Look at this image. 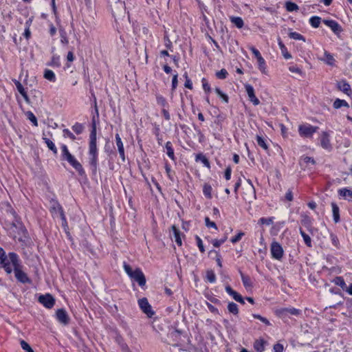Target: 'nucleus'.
I'll return each instance as SVG.
<instances>
[{
    "label": "nucleus",
    "mask_w": 352,
    "mask_h": 352,
    "mask_svg": "<svg viewBox=\"0 0 352 352\" xmlns=\"http://www.w3.org/2000/svg\"><path fill=\"white\" fill-rule=\"evenodd\" d=\"M21 346L26 352H34L29 344L24 340L21 341Z\"/></svg>",
    "instance_id": "4d7b16f0"
},
{
    "label": "nucleus",
    "mask_w": 352,
    "mask_h": 352,
    "mask_svg": "<svg viewBox=\"0 0 352 352\" xmlns=\"http://www.w3.org/2000/svg\"><path fill=\"white\" fill-rule=\"evenodd\" d=\"M44 78L50 82H54L56 81V76L53 71L50 69H45L44 72Z\"/></svg>",
    "instance_id": "bb28decb"
},
{
    "label": "nucleus",
    "mask_w": 352,
    "mask_h": 352,
    "mask_svg": "<svg viewBox=\"0 0 352 352\" xmlns=\"http://www.w3.org/2000/svg\"><path fill=\"white\" fill-rule=\"evenodd\" d=\"M62 151V159L64 160H67L68 158L72 156V155L69 153L66 145L63 144L61 146Z\"/></svg>",
    "instance_id": "473e14b6"
},
{
    "label": "nucleus",
    "mask_w": 352,
    "mask_h": 352,
    "mask_svg": "<svg viewBox=\"0 0 352 352\" xmlns=\"http://www.w3.org/2000/svg\"><path fill=\"white\" fill-rule=\"evenodd\" d=\"M47 65L53 67H59L60 66V56L54 55L52 58L51 62Z\"/></svg>",
    "instance_id": "7c9ffc66"
},
{
    "label": "nucleus",
    "mask_w": 352,
    "mask_h": 352,
    "mask_svg": "<svg viewBox=\"0 0 352 352\" xmlns=\"http://www.w3.org/2000/svg\"><path fill=\"white\" fill-rule=\"evenodd\" d=\"M245 87L250 99H252L256 96L254 94V89L252 85L248 84L245 85Z\"/></svg>",
    "instance_id": "79ce46f5"
},
{
    "label": "nucleus",
    "mask_w": 352,
    "mask_h": 352,
    "mask_svg": "<svg viewBox=\"0 0 352 352\" xmlns=\"http://www.w3.org/2000/svg\"><path fill=\"white\" fill-rule=\"evenodd\" d=\"M228 309L230 313L234 315H237L239 314L238 305L233 302L228 303Z\"/></svg>",
    "instance_id": "c756f323"
},
{
    "label": "nucleus",
    "mask_w": 352,
    "mask_h": 352,
    "mask_svg": "<svg viewBox=\"0 0 352 352\" xmlns=\"http://www.w3.org/2000/svg\"><path fill=\"white\" fill-rule=\"evenodd\" d=\"M56 319L59 322L64 325H67L69 322V317L67 311L64 309H59L56 313Z\"/></svg>",
    "instance_id": "9d476101"
},
{
    "label": "nucleus",
    "mask_w": 352,
    "mask_h": 352,
    "mask_svg": "<svg viewBox=\"0 0 352 352\" xmlns=\"http://www.w3.org/2000/svg\"><path fill=\"white\" fill-rule=\"evenodd\" d=\"M321 21V19L319 16H312L309 19L311 25L314 28H318Z\"/></svg>",
    "instance_id": "4c0bfd02"
},
{
    "label": "nucleus",
    "mask_w": 352,
    "mask_h": 352,
    "mask_svg": "<svg viewBox=\"0 0 352 352\" xmlns=\"http://www.w3.org/2000/svg\"><path fill=\"white\" fill-rule=\"evenodd\" d=\"M6 256V252L4 250L0 247V267H6L8 269L6 264L4 263L5 256Z\"/></svg>",
    "instance_id": "a18cd8bd"
},
{
    "label": "nucleus",
    "mask_w": 352,
    "mask_h": 352,
    "mask_svg": "<svg viewBox=\"0 0 352 352\" xmlns=\"http://www.w3.org/2000/svg\"><path fill=\"white\" fill-rule=\"evenodd\" d=\"M271 254L274 258L280 260L283 255V250L278 242H273L271 245Z\"/></svg>",
    "instance_id": "6e6552de"
},
{
    "label": "nucleus",
    "mask_w": 352,
    "mask_h": 352,
    "mask_svg": "<svg viewBox=\"0 0 352 352\" xmlns=\"http://www.w3.org/2000/svg\"><path fill=\"white\" fill-rule=\"evenodd\" d=\"M338 88L348 96H350L351 94L350 85L344 80L338 82Z\"/></svg>",
    "instance_id": "f3484780"
},
{
    "label": "nucleus",
    "mask_w": 352,
    "mask_h": 352,
    "mask_svg": "<svg viewBox=\"0 0 352 352\" xmlns=\"http://www.w3.org/2000/svg\"><path fill=\"white\" fill-rule=\"evenodd\" d=\"M4 263L6 264L8 269L6 267H3L5 272L8 274H10L12 272V269L11 267L12 263L10 262V258H9V254L5 256V261Z\"/></svg>",
    "instance_id": "c9c22d12"
},
{
    "label": "nucleus",
    "mask_w": 352,
    "mask_h": 352,
    "mask_svg": "<svg viewBox=\"0 0 352 352\" xmlns=\"http://www.w3.org/2000/svg\"><path fill=\"white\" fill-rule=\"evenodd\" d=\"M330 238H331L332 244L334 246L338 247V244H339V241H338L337 236L336 234H334L333 233H331Z\"/></svg>",
    "instance_id": "69168bd1"
},
{
    "label": "nucleus",
    "mask_w": 352,
    "mask_h": 352,
    "mask_svg": "<svg viewBox=\"0 0 352 352\" xmlns=\"http://www.w3.org/2000/svg\"><path fill=\"white\" fill-rule=\"evenodd\" d=\"M62 151V159L64 160H67L68 158L72 156V155L69 153L66 145L63 144L61 146Z\"/></svg>",
    "instance_id": "2f4dec72"
},
{
    "label": "nucleus",
    "mask_w": 352,
    "mask_h": 352,
    "mask_svg": "<svg viewBox=\"0 0 352 352\" xmlns=\"http://www.w3.org/2000/svg\"><path fill=\"white\" fill-rule=\"evenodd\" d=\"M212 187L210 185L208 184H205L203 188V193L204 195L208 199L212 197Z\"/></svg>",
    "instance_id": "e433bc0d"
},
{
    "label": "nucleus",
    "mask_w": 352,
    "mask_h": 352,
    "mask_svg": "<svg viewBox=\"0 0 352 352\" xmlns=\"http://www.w3.org/2000/svg\"><path fill=\"white\" fill-rule=\"evenodd\" d=\"M72 129L73 131L76 133V134H80L82 131H83V129H84V126H82V124L78 123V122H76L73 126H72Z\"/></svg>",
    "instance_id": "8fccbe9b"
},
{
    "label": "nucleus",
    "mask_w": 352,
    "mask_h": 352,
    "mask_svg": "<svg viewBox=\"0 0 352 352\" xmlns=\"http://www.w3.org/2000/svg\"><path fill=\"white\" fill-rule=\"evenodd\" d=\"M274 314L285 322H287L290 316H300L301 314V310L294 307H283L276 309L274 310Z\"/></svg>",
    "instance_id": "20e7f679"
},
{
    "label": "nucleus",
    "mask_w": 352,
    "mask_h": 352,
    "mask_svg": "<svg viewBox=\"0 0 352 352\" xmlns=\"http://www.w3.org/2000/svg\"><path fill=\"white\" fill-rule=\"evenodd\" d=\"M226 292L230 295L236 302H239L241 304H245V301L243 298L240 295L238 292L232 289V288L230 285L226 286Z\"/></svg>",
    "instance_id": "4468645a"
},
{
    "label": "nucleus",
    "mask_w": 352,
    "mask_h": 352,
    "mask_svg": "<svg viewBox=\"0 0 352 352\" xmlns=\"http://www.w3.org/2000/svg\"><path fill=\"white\" fill-rule=\"evenodd\" d=\"M138 305L141 310L147 315L148 317L151 318L155 312L152 310L151 306L148 303L146 298H142L138 300Z\"/></svg>",
    "instance_id": "423d86ee"
},
{
    "label": "nucleus",
    "mask_w": 352,
    "mask_h": 352,
    "mask_svg": "<svg viewBox=\"0 0 352 352\" xmlns=\"http://www.w3.org/2000/svg\"><path fill=\"white\" fill-rule=\"evenodd\" d=\"M201 82H202V86H203L204 90L206 92H210L211 89H210V85L208 82L206 78H203Z\"/></svg>",
    "instance_id": "0e129e2a"
},
{
    "label": "nucleus",
    "mask_w": 352,
    "mask_h": 352,
    "mask_svg": "<svg viewBox=\"0 0 352 352\" xmlns=\"http://www.w3.org/2000/svg\"><path fill=\"white\" fill-rule=\"evenodd\" d=\"M96 124L93 123L92 130L89 136V164L93 173H96L98 168V149L96 146Z\"/></svg>",
    "instance_id": "f257e3e1"
},
{
    "label": "nucleus",
    "mask_w": 352,
    "mask_h": 352,
    "mask_svg": "<svg viewBox=\"0 0 352 352\" xmlns=\"http://www.w3.org/2000/svg\"><path fill=\"white\" fill-rule=\"evenodd\" d=\"M171 229L173 232V236H174L175 243L179 246H181L182 245V239H181V236H180L181 232H180L179 230L175 225L172 226Z\"/></svg>",
    "instance_id": "aec40b11"
},
{
    "label": "nucleus",
    "mask_w": 352,
    "mask_h": 352,
    "mask_svg": "<svg viewBox=\"0 0 352 352\" xmlns=\"http://www.w3.org/2000/svg\"><path fill=\"white\" fill-rule=\"evenodd\" d=\"M116 142L118 147V150L120 154V157L122 161H125V155H124V148L121 138L118 133L116 134Z\"/></svg>",
    "instance_id": "dca6fc26"
},
{
    "label": "nucleus",
    "mask_w": 352,
    "mask_h": 352,
    "mask_svg": "<svg viewBox=\"0 0 352 352\" xmlns=\"http://www.w3.org/2000/svg\"><path fill=\"white\" fill-rule=\"evenodd\" d=\"M301 223L306 227L307 229H310L311 226V221L309 217L307 215L302 216L301 219Z\"/></svg>",
    "instance_id": "58836bf2"
},
{
    "label": "nucleus",
    "mask_w": 352,
    "mask_h": 352,
    "mask_svg": "<svg viewBox=\"0 0 352 352\" xmlns=\"http://www.w3.org/2000/svg\"><path fill=\"white\" fill-rule=\"evenodd\" d=\"M228 75V72L225 69H221L220 71L216 73V76L219 79H225Z\"/></svg>",
    "instance_id": "5fc2aeb1"
},
{
    "label": "nucleus",
    "mask_w": 352,
    "mask_h": 352,
    "mask_svg": "<svg viewBox=\"0 0 352 352\" xmlns=\"http://www.w3.org/2000/svg\"><path fill=\"white\" fill-rule=\"evenodd\" d=\"M110 3H115L112 8V13L114 17L120 16L125 13L124 5L119 0H108Z\"/></svg>",
    "instance_id": "0eeeda50"
},
{
    "label": "nucleus",
    "mask_w": 352,
    "mask_h": 352,
    "mask_svg": "<svg viewBox=\"0 0 352 352\" xmlns=\"http://www.w3.org/2000/svg\"><path fill=\"white\" fill-rule=\"evenodd\" d=\"M67 161L69 163V164L78 172V173L82 176L85 174V170L82 168L81 164L76 160V158L72 155L67 160Z\"/></svg>",
    "instance_id": "f8f14e48"
},
{
    "label": "nucleus",
    "mask_w": 352,
    "mask_h": 352,
    "mask_svg": "<svg viewBox=\"0 0 352 352\" xmlns=\"http://www.w3.org/2000/svg\"><path fill=\"white\" fill-rule=\"evenodd\" d=\"M9 258L12 265L13 266V271L17 280L22 283H30V279L28 278L26 273L22 270V265L19 256L15 252H10Z\"/></svg>",
    "instance_id": "f03ea898"
},
{
    "label": "nucleus",
    "mask_w": 352,
    "mask_h": 352,
    "mask_svg": "<svg viewBox=\"0 0 352 352\" xmlns=\"http://www.w3.org/2000/svg\"><path fill=\"white\" fill-rule=\"evenodd\" d=\"M227 240V236H223L222 239H214L212 240V245L216 247V248H218L221 245H222L223 243H225V241Z\"/></svg>",
    "instance_id": "6e6d98bb"
},
{
    "label": "nucleus",
    "mask_w": 352,
    "mask_h": 352,
    "mask_svg": "<svg viewBox=\"0 0 352 352\" xmlns=\"http://www.w3.org/2000/svg\"><path fill=\"white\" fill-rule=\"evenodd\" d=\"M38 302L48 309L52 308L55 304L54 298L49 294L40 296L38 298Z\"/></svg>",
    "instance_id": "1a4fd4ad"
},
{
    "label": "nucleus",
    "mask_w": 352,
    "mask_h": 352,
    "mask_svg": "<svg viewBox=\"0 0 352 352\" xmlns=\"http://www.w3.org/2000/svg\"><path fill=\"white\" fill-rule=\"evenodd\" d=\"M318 129V126H314L310 124L300 125L298 127V132L300 136L309 138L316 133Z\"/></svg>",
    "instance_id": "39448f33"
},
{
    "label": "nucleus",
    "mask_w": 352,
    "mask_h": 352,
    "mask_svg": "<svg viewBox=\"0 0 352 352\" xmlns=\"http://www.w3.org/2000/svg\"><path fill=\"white\" fill-rule=\"evenodd\" d=\"M245 235V233L243 232H239L236 236H234V237H232L231 239H230V241L232 243H236L237 242H239L241 239L242 237Z\"/></svg>",
    "instance_id": "052dcab7"
},
{
    "label": "nucleus",
    "mask_w": 352,
    "mask_h": 352,
    "mask_svg": "<svg viewBox=\"0 0 352 352\" xmlns=\"http://www.w3.org/2000/svg\"><path fill=\"white\" fill-rule=\"evenodd\" d=\"M260 223L264 225H271L273 223V218H264L262 217L259 219Z\"/></svg>",
    "instance_id": "e2e57ef3"
},
{
    "label": "nucleus",
    "mask_w": 352,
    "mask_h": 352,
    "mask_svg": "<svg viewBox=\"0 0 352 352\" xmlns=\"http://www.w3.org/2000/svg\"><path fill=\"white\" fill-rule=\"evenodd\" d=\"M241 280H242L244 287L245 288L252 287V282L250 280V278L248 276H245L242 273H241Z\"/></svg>",
    "instance_id": "37998d69"
},
{
    "label": "nucleus",
    "mask_w": 352,
    "mask_h": 352,
    "mask_svg": "<svg viewBox=\"0 0 352 352\" xmlns=\"http://www.w3.org/2000/svg\"><path fill=\"white\" fill-rule=\"evenodd\" d=\"M332 212L333 216V220L335 223H338L340 221L339 207L335 203L331 204Z\"/></svg>",
    "instance_id": "5701e85b"
},
{
    "label": "nucleus",
    "mask_w": 352,
    "mask_h": 352,
    "mask_svg": "<svg viewBox=\"0 0 352 352\" xmlns=\"http://www.w3.org/2000/svg\"><path fill=\"white\" fill-rule=\"evenodd\" d=\"M289 36L291 38L295 39V40H302L303 41H305V39L302 35L296 32H291L289 34Z\"/></svg>",
    "instance_id": "49530a36"
},
{
    "label": "nucleus",
    "mask_w": 352,
    "mask_h": 352,
    "mask_svg": "<svg viewBox=\"0 0 352 352\" xmlns=\"http://www.w3.org/2000/svg\"><path fill=\"white\" fill-rule=\"evenodd\" d=\"M45 144H47L48 148L51 150L54 154L57 153V148L55 146V144L53 143L52 140H50L48 138H43Z\"/></svg>",
    "instance_id": "72a5a7b5"
},
{
    "label": "nucleus",
    "mask_w": 352,
    "mask_h": 352,
    "mask_svg": "<svg viewBox=\"0 0 352 352\" xmlns=\"http://www.w3.org/2000/svg\"><path fill=\"white\" fill-rule=\"evenodd\" d=\"M252 316L254 318L261 320L262 322H263L264 324H265L267 326L271 325L270 322L266 318L263 317L262 316H261L259 314H252Z\"/></svg>",
    "instance_id": "09e8293b"
},
{
    "label": "nucleus",
    "mask_w": 352,
    "mask_h": 352,
    "mask_svg": "<svg viewBox=\"0 0 352 352\" xmlns=\"http://www.w3.org/2000/svg\"><path fill=\"white\" fill-rule=\"evenodd\" d=\"M300 233L302 237L303 238L305 243L308 247H311V239L310 236L308 234H307L302 229H300Z\"/></svg>",
    "instance_id": "f704fd0d"
},
{
    "label": "nucleus",
    "mask_w": 352,
    "mask_h": 352,
    "mask_svg": "<svg viewBox=\"0 0 352 352\" xmlns=\"http://www.w3.org/2000/svg\"><path fill=\"white\" fill-rule=\"evenodd\" d=\"M230 21L238 28H243L244 25L243 19L239 16H231Z\"/></svg>",
    "instance_id": "a878e982"
},
{
    "label": "nucleus",
    "mask_w": 352,
    "mask_h": 352,
    "mask_svg": "<svg viewBox=\"0 0 352 352\" xmlns=\"http://www.w3.org/2000/svg\"><path fill=\"white\" fill-rule=\"evenodd\" d=\"M25 115L27 116V118L32 122L34 126H38L37 119L32 111H27Z\"/></svg>",
    "instance_id": "a19ab883"
},
{
    "label": "nucleus",
    "mask_w": 352,
    "mask_h": 352,
    "mask_svg": "<svg viewBox=\"0 0 352 352\" xmlns=\"http://www.w3.org/2000/svg\"><path fill=\"white\" fill-rule=\"evenodd\" d=\"M64 136L69 138L71 140H74L76 139L75 135L67 129L63 130Z\"/></svg>",
    "instance_id": "338daca9"
},
{
    "label": "nucleus",
    "mask_w": 352,
    "mask_h": 352,
    "mask_svg": "<svg viewBox=\"0 0 352 352\" xmlns=\"http://www.w3.org/2000/svg\"><path fill=\"white\" fill-rule=\"evenodd\" d=\"M265 342L263 340H256L254 343V348L258 352H263L265 350Z\"/></svg>",
    "instance_id": "393cba45"
},
{
    "label": "nucleus",
    "mask_w": 352,
    "mask_h": 352,
    "mask_svg": "<svg viewBox=\"0 0 352 352\" xmlns=\"http://www.w3.org/2000/svg\"><path fill=\"white\" fill-rule=\"evenodd\" d=\"M338 194L340 197L348 201L352 200V190L346 188H341L338 190Z\"/></svg>",
    "instance_id": "a211bd4d"
},
{
    "label": "nucleus",
    "mask_w": 352,
    "mask_h": 352,
    "mask_svg": "<svg viewBox=\"0 0 352 352\" xmlns=\"http://www.w3.org/2000/svg\"><path fill=\"white\" fill-rule=\"evenodd\" d=\"M166 149L167 155L173 160H175V155L174 150L172 146V143L170 142H167L166 143Z\"/></svg>",
    "instance_id": "c85d7f7f"
},
{
    "label": "nucleus",
    "mask_w": 352,
    "mask_h": 352,
    "mask_svg": "<svg viewBox=\"0 0 352 352\" xmlns=\"http://www.w3.org/2000/svg\"><path fill=\"white\" fill-rule=\"evenodd\" d=\"M323 23L331 28V30L338 36L342 32L341 25L333 20H324Z\"/></svg>",
    "instance_id": "9b49d317"
},
{
    "label": "nucleus",
    "mask_w": 352,
    "mask_h": 352,
    "mask_svg": "<svg viewBox=\"0 0 352 352\" xmlns=\"http://www.w3.org/2000/svg\"><path fill=\"white\" fill-rule=\"evenodd\" d=\"M333 106L336 109H340L342 107H347V108L349 107V104L344 100H341V99H339V98H337L334 101Z\"/></svg>",
    "instance_id": "cd10ccee"
},
{
    "label": "nucleus",
    "mask_w": 352,
    "mask_h": 352,
    "mask_svg": "<svg viewBox=\"0 0 352 352\" xmlns=\"http://www.w3.org/2000/svg\"><path fill=\"white\" fill-rule=\"evenodd\" d=\"M320 145L326 150L331 149V144L330 143L329 135L327 132H322L320 136Z\"/></svg>",
    "instance_id": "ddd939ff"
},
{
    "label": "nucleus",
    "mask_w": 352,
    "mask_h": 352,
    "mask_svg": "<svg viewBox=\"0 0 352 352\" xmlns=\"http://www.w3.org/2000/svg\"><path fill=\"white\" fill-rule=\"evenodd\" d=\"M286 9L289 12L296 11L298 10V6L295 3L289 1L286 3Z\"/></svg>",
    "instance_id": "de8ad7c7"
},
{
    "label": "nucleus",
    "mask_w": 352,
    "mask_h": 352,
    "mask_svg": "<svg viewBox=\"0 0 352 352\" xmlns=\"http://www.w3.org/2000/svg\"><path fill=\"white\" fill-rule=\"evenodd\" d=\"M12 228H15L17 230L18 234L19 235V240H20V238L22 236H25L26 233V229L25 227L22 225L21 223L17 221L16 223H12Z\"/></svg>",
    "instance_id": "6ab92c4d"
},
{
    "label": "nucleus",
    "mask_w": 352,
    "mask_h": 352,
    "mask_svg": "<svg viewBox=\"0 0 352 352\" xmlns=\"http://www.w3.org/2000/svg\"><path fill=\"white\" fill-rule=\"evenodd\" d=\"M257 62L259 69L264 73L265 70V61L264 58L262 56L258 57V58L257 59Z\"/></svg>",
    "instance_id": "603ef678"
},
{
    "label": "nucleus",
    "mask_w": 352,
    "mask_h": 352,
    "mask_svg": "<svg viewBox=\"0 0 352 352\" xmlns=\"http://www.w3.org/2000/svg\"><path fill=\"white\" fill-rule=\"evenodd\" d=\"M205 224L208 228H213L215 230L218 229L216 223L214 221H211L208 217H205Z\"/></svg>",
    "instance_id": "bf43d9fd"
},
{
    "label": "nucleus",
    "mask_w": 352,
    "mask_h": 352,
    "mask_svg": "<svg viewBox=\"0 0 352 352\" xmlns=\"http://www.w3.org/2000/svg\"><path fill=\"white\" fill-rule=\"evenodd\" d=\"M256 142L259 146L263 148L264 150L267 151L268 150V146L267 143L265 142V140L261 136L257 135L256 136Z\"/></svg>",
    "instance_id": "ea45409f"
},
{
    "label": "nucleus",
    "mask_w": 352,
    "mask_h": 352,
    "mask_svg": "<svg viewBox=\"0 0 352 352\" xmlns=\"http://www.w3.org/2000/svg\"><path fill=\"white\" fill-rule=\"evenodd\" d=\"M333 282L334 283L335 285L340 286L343 290L346 291L347 286L344 278L342 276H336L333 279Z\"/></svg>",
    "instance_id": "b1692460"
},
{
    "label": "nucleus",
    "mask_w": 352,
    "mask_h": 352,
    "mask_svg": "<svg viewBox=\"0 0 352 352\" xmlns=\"http://www.w3.org/2000/svg\"><path fill=\"white\" fill-rule=\"evenodd\" d=\"M299 164L301 166L307 167L309 164L314 165L316 164V161L313 157L308 156H302L300 158Z\"/></svg>",
    "instance_id": "412c9836"
},
{
    "label": "nucleus",
    "mask_w": 352,
    "mask_h": 352,
    "mask_svg": "<svg viewBox=\"0 0 352 352\" xmlns=\"http://www.w3.org/2000/svg\"><path fill=\"white\" fill-rule=\"evenodd\" d=\"M214 91L216 94L222 99L223 101H224L226 103L228 102V96L226 94L223 93L219 88L216 87Z\"/></svg>",
    "instance_id": "c03bdc74"
},
{
    "label": "nucleus",
    "mask_w": 352,
    "mask_h": 352,
    "mask_svg": "<svg viewBox=\"0 0 352 352\" xmlns=\"http://www.w3.org/2000/svg\"><path fill=\"white\" fill-rule=\"evenodd\" d=\"M156 99L157 104L161 105L164 108L168 106V103L166 102V98H164L162 96H157Z\"/></svg>",
    "instance_id": "864d4df0"
},
{
    "label": "nucleus",
    "mask_w": 352,
    "mask_h": 352,
    "mask_svg": "<svg viewBox=\"0 0 352 352\" xmlns=\"http://www.w3.org/2000/svg\"><path fill=\"white\" fill-rule=\"evenodd\" d=\"M196 241H197V245L200 250L201 252L204 253L205 252V249L203 245L202 240L199 236H195Z\"/></svg>",
    "instance_id": "680f3d73"
},
{
    "label": "nucleus",
    "mask_w": 352,
    "mask_h": 352,
    "mask_svg": "<svg viewBox=\"0 0 352 352\" xmlns=\"http://www.w3.org/2000/svg\"><path fill=\"white\" fill-rule=\"evenodd\" d=\"M51 212L58 214L61 220L65 222V216L61 206L57 202H53L51 206Z\"/></svg>",
    "instance_id": "2eb2a0df"
},
{
    "label": "nucleus",
    "mask_w": 352,
    "mask_h": 352,
    "mask_svg": "<svg viewBox=\"0 0 352 352\" xmlns=\"http://www.w3.org/2000/svg\"><path fill=\"white\" fill-rule=\"evenodd\" d=\"M206 278L210 283H214L216 280V276L212 270L207 271Z\"/></svg>",
    "instance_id": "3c124183"
},
{
    "label": "nucleus",
    "mask_w": 352,
    "mask_h": 352,
    "mask_svg": "<svg viewBox=\"0 0 352 352\" xmlns=\"http://www.w3.org/2000/svg\"><path fill=\"white\" fill-rule=\"evenodd\" d=\"M278 45L280 47V49L281 50L282 54L284 56L285 59H289L292 58V55L288 52L287 47L283 44L280 38L278 39Z\"/></svg>",
    "instance_id": "4be33fe9"
},
{
    "label": "nucleus",
    "mask_w": 352,
    "mask_h": 352,
    "mask_svg": "<svg viewBox=\"0 0 352 352\" xmlns=\"http://www.w3.org/2000/svg\"><path fill=\"white\" fill-rule=\"evenodd\" d=\"M123 267L126 274L131 278V279L137 282L139 286L143 287L146 285V280L140 268L137 267L133 270L131 267L125 262H124Z\"/></svg>",
    "instance_id": "7ed1b4c3"
},
{
    "label": "nucleus",
    "mask_w": 352,
    "mask_h": 352,
    "mask_svg": "<svg viewBox=\"0 0 352 352\" xmlns=\"http://www.w3.org/2000/svg\"><path fill=\"white\" fill-rule=\"evenodd\" d=\"M196 160H200L202 163L207 167H210V162L202 154H199L197 156Z\"/></svg>",
    "instance_id": "13d9d810"
},
{
    "label": "nucleus",
    "mask_w": 352,
    "mask_h": 352,
    "mask_svg": "<svg viewBox=\"0 0 352 352\" xmlns=\"http://www.w3.org/2000/svg\"><path fill=\"white\" fill-rule=\"evenodd\" d=\"M273 349L274 352H283L284 348L283 344L277 343L274 345Z\"/></svg>",
    "instance_id": "774afa93"
}]
</instances>
